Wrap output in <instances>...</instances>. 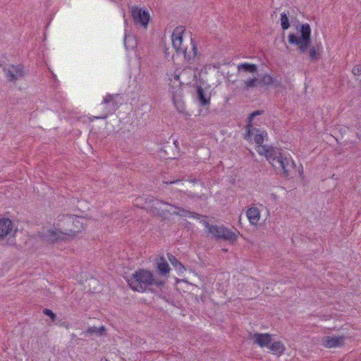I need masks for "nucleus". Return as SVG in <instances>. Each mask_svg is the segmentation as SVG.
Instances as JSON below:
<instances>
[{
	"label": "nucleus",
	"mask_w": 361,
	"mask_h": 361,
	"mask_svg": "<svg viewBox=\"0 0 361 361\" xmlns=\"http://www.w3.org/2000/svg\"><path fill=\"white\" fill-rule=\"evenodd\" d=\"M257 152L267 157V160L270 162L274 156H276V153L278 149L274 148L269 145H258L256 148Z\"/></svg>",
	"instance_id": "nucleus-17"
},
{
	"label": "nucleus",
	"mask_w": 361,
	"mask_h": 361,
	"mask_svg": "<svg viewBox=\"0 0 361 361\" xmlns=\"http://www.w3.org/2000/svg\"><path fill=\"white\" fill-rule=\"evenodd\" d=\"M155 202H156L155 205H157L159 203L170 205V204H169L168 202H164L161 200H156ZM171 206H172V207H175L176 209H178V211L173 212V214H176V215H178L180 216H183V217L190 216H191L192 218H195V219H200L201 216V215L197 213L190 212V211L186 210L182 207H178L176 205H172V204H171Z\"/></svg>",
	"instance_id": "nucleus-15"
},
{
	"label": "nucleus",
	"mask_w": 361,
	"mask_h": 361,
	"mask_svg": "<svg viewBox=\"0 0 361 361\" xmlns=\"http://www.w3.org/2000/svg\"><path fill=\"white\" fill-rule=\"evenodd\" d=\"M319 54L316 50L315 47H311L309 51V59L311 61H316L319 59Z\"/></svg>",
	"instance_id": "nucleus-28"
},
{
	"label": "nucleus",
	"mask_w": 361,
	"mask_h": 361,
	"mask_svg": "<svg viewBox=\"0 0 361 361\" xmlns=\"http://www.w3.org/2000/svg\"><path fill=\"white\" fill-rule=\"evenodd\" d=\"M120 94H107L103 99L102 103V106L103 108L102 114L96 116V118H106L109 114H112L114 113L118 107V99L120 98Z\"/></svg>",
	"instance_id": "nucleus-7"
},
{
	"label": "nucleus",
	"mask_w": 361,
	"mask_h": 361,
	"mask_svg": "<svg viewBox=\"0 0 361 361\" xmlns=\"http://www.w3.org/2000/svg\"><path fill=\"white\" fill-rule=\"evenodd\" d=\"M300 35L291 33L288 42L295 45L300 53H305L311 44V27L308 23L300 25Z\"/></svg>",
	"instance_id": "nucleus-4"
},
{
	"label": "nucleus",
	"mask_w": 361,
	"mask_h": 361,
	"mask_svg": "<svg viewBox=\"0 0 361 361\" xmlns=\"http://www.w3.org/2000/svg\"><path fill=\"white\" fill-rule=\"evenodd\" d=\"M128 283L133 290L138 292L149 290L153 285L157 287L163 285V283L157 279L151 271L146 269H140L133 274L132 276L128 279Z\"/></svg>",
	"instance_id": "nucleus-1"
},
{
	"label": "nucleus",
	"mask_w": 361,
	"mask_h": 361,
	"mask_svg": "<svg viewBox=\"0 0 361 361\" xmlns=\"http://www.w3.org/2000/svg\"><path fill=\"white\" fill-rule=\"evenodd\" d=\"M269 162L275 171L281 173L283 177L291 176L295 172V164L290 156L281 152L279 149Z\"/></svg>",
	"instance_id": "nucleus-3"
},
{
	"label": "nucleus",
	"mask_w": 361,
	"mask_h": 361,
	"mask_svg": "<svg viewBox=\"0 0 361 361\" xmlns=\"http://www.w3.org/2000/svg\"><path fill=\"white\" fill-rule=\"evenodd\" d=\"M205 226L208 228L209 233L216 239H223L233 243L238 238V235L235 232H233L224 226L214 225L210 226L207 222L205 223Z\"/></svg>",
	"instance_id": "nucleus-6"
},
{
	"label": "nucleus",
	"mask_w": 361,
	"mask_h": 361,
	"mask_svg": "<svg viewBox=\"0 0 361 361\" xmlns=\"http://www.w3.org/2000/svg\"><path fill=\"white\" fill-rule=\"evenodd\" d=\"M281 25L283 30H287L290 27L289 20L286 13L281 14Z\"/></svg>",
	"instance_id": "nucleus-26"
},
{
	"label": "nucleus",
	"mask_w": 361,
	"mask_h": 361,
	"mask_svg": "<svg viewBox=\"0 0 361 361\" xmlns=\"http://www.w3.org/2000/svg\"><path fill=\"white\" fill-rule=\"evenodd\" d=\"M259 80V85H269L274 84L276 87L280 86V82L274 80V78L269 74L264 75Z\"/></svg>",
	"instance_id": "nucleus-24"
},
{
	"label": "nucleus",
	"mask_w": 361,
	"mask_h": 361,
	"mask_svg": "<svg viewBox=\"0 0 361 361\" xmlns=\"http://www.w3.org/2000/svg\"><path fill=\"white\" fill-rule=\"evenodd\" d=\"M43 313L49 317L50 319H51L52 322H54L56 318V314H54L51 310H49V309H44L43 310Z\"/></svg>",
	"instance_id": "nucleus-29"
},
{
	"label": "nucleus",
	"mask_w": 361,
	"mask_h": 361,
	"mask_svg": "<svg viewBox=\"0 0 361 361\" xmlns=\"http://www.w3.org/2000/svg\"><path fill=\"white\" fill-rule=\"evenodd\" d=\"M132 16L135 23H140L145 27L147 25L149 20V15L147 11L141 8H133Z\"/></svg>",
	"instance_id": "nucleus-11"
},
{
	"label": "nucleus",
	"mask_w": 361,
	"mask_h": 361,
	"mask_svg": "<svg viewBox=\"0 0 361 361\" xmlns=\"http://www.w3.org/2000/svg\"><path fill=\"white\" fill-rule=\"evenodd\" d=\"M159 273L161 275H166L169 272L170 268L168 263L163 258H160L157 262Z\"/></svg>",
	"instance_id": "nucleus-25"
},
{
	"label": "nucleus",
	"mask_w": 361,
	"mask_h": 361,
	"mask_svg": "<svg viewBox=\"0 0 361 361\" xmlns=\"http://www.w3.org/2000/svg\"><path fill=\"white\" fill-rule=\"evenodd\" d=\"M61 326H64V327H66V329H68V328H69V324H67V323H66V322H62V323L61 324Z\"/></svg>",
	"instance_id": "nucleus-33"
},
{
	"label": "nucleus",
	"mask_w": 361,
	"mask_h": 361,
	"mask_svg": "<svg viewBox=\"0 0 361 361\" xmlns=\"http://www.w3.org/2000/svg\"><path fill=\"white\" fill-rule=\"evenodd\" d=\"M191 181L193 182V183H195L196 182V179H192Z\"/></svg>",
	"instance_id": "nucleus-34"
},
{
	"label": "nucleus",
	"mask_w": 361,
	"mask_h": 361,
	"mask_svg": "<svg viewBox=\"0 0 361 361\" xmlns=\"http://www.w3.org/2000/svg\"><path fill=\"white\" fill-rule=\"evenodd\" d=\"M86 220L78 216L60 214L57 217V226L65 231L72 238L84 228Z\"/></svg>",
	"instance_id": "nucleus-2"
},
{
	"label": "nucleus",
	"mask_w": 361,
	"mask_h": 361,
	"mask_svg": "<svg viewBox=\"0 0 361 361\" xmlns=\"http://www.w3.org/2000/svg\"><path fill=\"white\" fill-rule=\"evenodd\" d=\"M260 347H269L271 343V336L269 334H254L251 338Z\"/></svg>",
	"instance_id": "nucleus-16"
},
{
	"label": "nucleus",
	"mask_w": 361,
	"mask_h": 361,
	"mask_svg": "<svg viewBox=\"0 0 361 361\" xmlns=\"http://www.w3.org/2000/svg\"><path fill=\"white\" fill-rule=\"evenodd\" d=\"M197 97L200 102V103L202 106H206L209 104L210 102V96L207 95L203 88L200 86L197 87Z\"/></svg>",
	"instance_id": "nucleus-20"
},
{
	"label": "nucleus",
	"mask_w": 361,
	"mask_h": 361,
	"mask_svg": "<svg viewBox=\"0 0 361 361\" xmlns=\"http://www.w3.org/2000/svg\"><path fill=\"white\" fill-rule=\"evenodd\" d=\"M180 180H171V181H164V183L165 184H172V183H179Z\"/></svg>",
	"instance_id": "nucleus-32"
},
{
	"label": "nucleus",
	"mask_w": 361,
	"mask_h": 361,
	"mask_svg": "<svg viewBox=\"0 0 361 361\" xmlns=\"http://www.w3.org/2000/svg\"><path fill=\"white\" fill-rule=\"evenodd\" d=\"M259 85V78L257 77L250 78L243 80V89L244 90H249L251 88H254Z\"/></svg>",
	"instance_id": "nucleus-22"
},
{
	"label": "nucleus",
	"mask_w": 361,
	"mask_h": 361,
	"mask_svg": "<svg viewBox=\"0 0 361 361\" xmlns=\"http://www.w3.org/2000/svg\"><path fill=\"white\" fill-rule=\"evenodd\" d=\"M176 142H177L176 141H174V142H173V143H174V145H175L176 146Z\"/></svg>",
	"instance_id": "nucleus-35"
},
{
	"label": "nucleus",
	"mask_w": 361,
	"mask_h": 361,
	"mask_svg": "<svg viewBox=\"0 0 361 361\" xmlns=\"http://www.w3.org/2000/svg\"><path fill=\"white\" fill-rule=\"evenodd\" d=\"M237 69L239 75L243 73H257L258 72L257 66L255 64L248 63L238 65Z\"/></svg>",
	"instance_id": "nucleus-18"
},
{
	"label": "nucleus",
	"mask_w": 361,
	"mask_h": 361,
	"mask_svg": "<svg viewBox=\"0 0 361 361\" xmlns=\"http://www.w3.org/2000/svg\"><path fill=\"white\" fill-rule=\"evenodd\" d=\"M247 139H252L257 145L262 144L264 141L263 134L261 133L259 129L255 128L252 124L247 125V134L245 135Z\"/></svg>",
	"instance_id": "nucleus-12"
},
{
	"label": "nucleus",
	"mask_w": 361,
	"mask_h": 361,
	"mask_svg": "<svg viewBox=\"0 0 361 361\" xmlns=\"http://www.w3.org/2000/svg\"><path fill=\"white\" fill-rule=\"evenodd\" d=\"M345 337L340 336H325L322 339L323 345L326 348H338L344 345Z\"/></svg>",
	"instance_id": "nucleus-14"
},
{
	"label": "nucleus",
	"mask_w": 361,
	"mask_h": 361,
	"mask_svg": "<svg viewBox=\"0 0 361 361\" xmlns=\"http://www.w3.org/2000/svg\"><path fill=\"white\" fill-rule=\"evenodd\" d=\"M42 238L51 243L66 241L70 240L69 234L58 227L55 229H49L42 233Z\"/></svg>",
	"instance_id": "nucleus-8"
},
{
	"label": "nucleus",
	"mask_w": 361,
	"mask_h": 361,
	"mask_svg": "<svg viewBox=\"0 0 361 361\" xmlns=\"http://www.w3.org/2000/svg\"><path fill=\"white\" fill-rule=\"evenodd\" d=\"M247 216L251 224L255 225L260 218L259 210L257 207H250L247 211Z\"/></svg>",
	"instance_id": "nucleus-19"
},
{
	"label": "nucleus",
	"mask_w": 361,
	"mask_h": 361,
	"mask_svg": "<svg viewBox=\"0 0 361 361\" xmlns=\"http://www.w3.org/2000/svg\"><path fill=\"white\" fill-rule=\"evenodd\" d=\"M183 29L182 27H178L173 30L171 39L172 44L176 51L178 53H183L185 59L191 63V61L193 60L197 56V48L194 44H192V42L191 41V50L188 51V48L183 44Z\"/></svg>",
	"instance_id": "nucleus-5"
},
{
	"label": "nucleus",
	"mask_w": 361,
	"mask_h": 361,
	"mask_svg": "<svg viewBox=\"0 0 361 361\" xmlns=\"http://www.w3.org/2000/svg\"><path fill=\"white\" fill-rule=\"evenodd\" d=\"M263 112H264L263 111H255L252 112L248 117V124H252V122L254 118L257 116L262 114Z\"/></svg>",
	"instance_id": "nucleus-30"
},
{
	"label": "nucleus",
	"mask_w": 361,
	"mask_h": 361,
	"mask_svg": "<svg viewBox=\"0 0 361 361\" xmlns=\"http://www.w3.org/2000/svg\"><path fill=\"white\" fill-rule=\"evenodd\" d=\"M352 73L355 75H360L361 74V65H356L353 68Z\"/></svg>",
	"instance_id": "nucleus-31"
},
{
	"label": "nucleus",
	"mask_w": 361,
	"mask_h": 361,
	"mask_svg": "<svg viewBox=\"0 0 361 361\" xmlns=\"http://www.w3.org/2000/svg\"><path fill=\"white\" fill-rule=\"evenodd\" d=\"M196 70L192 68L191 66H188L183 68L178 75H176L177 80L182 78L183 81H180V83H190L196 78Z\"/></svg>",
	"instance_id": "nucleus-13"
},
{
	"label": "nucleus",
	"mask_w": 361,
	"mask_h": 361,
	"mask_svg": "<svg viewBox=\"0 0 361 361\" xmlns=\"http://www.w3.org/2000/svg\"><path fill=\"white\" fill-rule=\"evenodd\" d=\"M4 72L7 80L13 82L23 78L25 75L24 68L22 65H9L4 68Z\"/></svg>",
	"instance_id": "nucleus-9"
},
{
	"label": "nucleus",
	"mask_w": 361,
	"mask_h": 361,
	"mask_svg": "<svg viewBox=\"0 0 361 361\" xmlns=\"http://www.w3.org/2000/svg\"><path fill=\"white\" fill-rule=\"evenodd\" d=\"M105 331H106V329L104 328V326H101L99 328L96 327V326H92V327L88 328L85 331L82 332L81 334L83 335L84 336H87L90 335H94V334L102 336L105 334Z\"/></svg>",
	"instance_id": "nucleus-21"
},
{
	"label": "nucleus",
	"mask_w": 361,
	"mask_h": 361,
	"mask_svg": "<svg viewBox=\"0 0 361 361\" xmlns=\"http://www.w3.org/2000/svg\"><path fill=\"white\" fill-rule=\"evenodd\" d=\"M17 229L13 228V224L11 219L6 217L0 218V240L6 236H14Z\"/></svg>",
	"instance_id": "nucleus-10"
},
{
	"label": "nucleus",
	"mask_w": 361,
	"mask_h": 361,
	"mask_svg": "<svg viewBox=\"0 0 361 361\" xmlns=\"http://www.w3.org/2000/svg\"><path fill=\"white\" fill-rule=\"evenodd\" d=\"M169 259L170 262L173 265L176 269L180 270V269H184L183 264L171 254L169 255Z\"/></svg>",
	"instance_id": "nucleus-27"
},
{
	"label": "nucleus",
	"mask_w": 361,
	"mask_h": 361,
	"mask_svg": "<svg viewBox=\"0 0 361 361\" xmlns=\"http://www.w3.org/2000/svg\"><path fill=\"white\" fill-rule=\"evenodd\" d=\"M271 351L275 354L281 355L285 351V346L281 341H276L272 343L268 347Z\"/></svg>",
	"instance_id": "nucleus-23"
}]
</instances>
